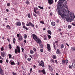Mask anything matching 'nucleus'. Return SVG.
I'll return each mask as SVG.
<instances>
[{
    "instance_id": "1",
    "label": "nucleus",
    "mask_w": 75,
    "mask_h": 75,
    "mask_svg": "<svg viewBox=\"0 0 75 75\" xmlns=\"http://www.w3.org/2000/svg\"><path fill=\"white\" fill-rule=\"evenodd\" d=\"M66 0H59L58 5L57 7L58 14L60 15L62 18H65L67 21H69L70 20L74 19L75 18V15L73 13H70L69 11H67L66 9L68 10L67 5L65 6H62L61 4L63 3ZM68 1L69 0H67Z\"/></svg>"
},
{
    "instance_id": "2",
    "label": "nucleus",
    "mask_w": 75,
    "mask_h": 75,
    "mask_svg": "<svg viewBox=\"0 0 75 75\" xmlns=\"http://www.w3.org/2000/svg\"><path fill=\"white\" fill-rule=\"evenodd\" d=\"M16 49H15V54H17V52L18 53H20V47L18 46L16 47Z\"/></svg>"
},
{
    "instance_id": "3",
    "label": "nucleus",
    "mask_w": 75,
    "mask_h": 75,
    "mask_svg": "<svg viewBox=\"0 0 75 75\" xmlns=\"http://www.w3.org/2000/svg\"><path fill=\"white\" fill-rule=\"evenodd\" d=\"M17 37H18V40L19 41H21L23 40V37L21 36H20V35L18 34H17Z\"/></svg>"
},
{
    "instance_id": "4",
    "label": "nucleus",
    "mask_w": 75,
    "mask_h": 75,
    "mask_svg": "<svg viewBox=\"0 0 75 75\" xmlns=\"http://www.w3.org/2000/svg\"><path fill=\"white\" fill-rule=\"evenodd\" d=\"M38 65L39 67H41V66H42V68H44V67H45L44 63V62L43 60H42L41 61L40 63Z\"/></svg>"
},
{
    "instance_id": "5",
    "label": "nucleus",
    "mask_w": 75,
    "mask_h": 75,
    "mask_svg": "<svg viewBox=\"0 0 75 75\" xmlns=\"http://www.w3.org/2000/svg\"><path fill=\"white\" fill-rule=\"evenodd\" d=\"M47 49L49 51H51V45L50 44H47Z\"/></svg>"
},
{
    "instance_id": "6",
    "label": "nucleus",
    "mask_w": 75,
    "mask_h": 75,
    "mask_svg": "<svg viewBox=\"0 0 75 75\" xmlns=\"http://www.w3.org/2000/svg\"><path fill=\"white\" fill-rule=\"evenodd\" d=\"M1 55L2 57H4L5 56L7 55V53L5 52H1Z\"/></svg>"
},
{
    "instance_id": "7",
    "label": "nucleus",
    "mask_w": 75,
    "mask_h": 75,
    "mask_svg": "<svg viewBox=\"0 0 75 75\" xmlns=\"http://www.w3.org/2000/svg\"><path fill=\"white\" fill-rule=\"evenodd\" d=\"M35 41H36V42L39 45L42 42L41 39H40V38H38L37 40H36Z\"/></svg>"
},
{
    "instance_id": "8",
    "label": "nucleus",
    "mask_w": 75,
    "mask_h": 75,
    "mask_svg": "<svg viewBox=\"0 0 75 75\" xmlns=\"http://www.w3.org/2000/svg\"><path fill=\"white\" fill-rule=\"evenodd\" d=\"M22 24L23 25V28H24L25 29V30H28V28H27V27H25V23L24 22H22Z\"/></svg>"
},
{
    "instance_id": "9",
    "label": "nucleus",
    "mask_w": 75,
    "mask_h": 75,
    "mask_svg": "<svg viewBox=\"0 0 75 75\" xmlns=\"http://www.w3.org/2000/svg\"><path fill=\"white\" fill-rule=\"evenodd\" d=\"M32 36L33 39H34V40L35 41L38 38V37H37V35L34 34H33L32 35Z\"/></svg>"
},
{
    "instance_id": "10",
    "label": "nucleus",
    "mask_w": 75,
    "mask_h": 75,
    "mask_svg": "<svg viewBox=\"0 0 75 75\" xmlns=\"http://www.w3.org/2000/svg\"><path fill=\"white\" fill-rule=\"evenodd\" d=\"M0 74L1 75H4V73L3 72V69H1V66L0 65Z\"/></svg>"
},
{
    "instance_id": "11",
    "label": "nucleus",
    "mask_w": 75,
    "mask_h": 75,
    "mask_svg": "<svg viewBox=\"0 0 75 75\" xmlns=\"http://www.w3.org/2000/svg\"><path fill=\"white\" fill-rule=\"evenodd\" d=\"M47 1L50 4H54V1L53 0H47Z\"/></svg>"
},
{
    "instance_id": "12",
    "label": "nucleus",
    "mask_w": 75,
    "mask_h": 75,
    "mask_svg": "<svg viewBox=\"0 0 75 75\" xmlns=\"http://www.w3.org/2000/svg\"><path fill=\"white\" fill-rule=\"evenodd\" d=\"M15 25L16 26L18 27L19 26H21V23L20 22H17L16 23Z\"/></svg>"
},
{
    "instance_id": "13",
    "label": "nucleus",
    "mask_w": 75,
    "mask_h": 75,
    "mask_svg": "<svg viewBox=\"0 0 75 75\" xmlns=\"http://www.w3.org/2000/svg\"><path fill=\"white\" fill-rule=\"evenodd\" d=\"M49 67V69L51 72H52L53 71V68H52V67L51 66L48 65Z\"/></svg>"
},
{
    "instance_id": "14",
    "label": "nucleus",
    "mask_w": 75,
    "mask_h": 75,
    "mask_svg": "<svg viewBox=\"0 0 75 75\" xmlns=\"http://www.w3.org/2000/svg\"><path fill=\"white\" fill-rule=\"evenodd\" d=\"M9 64H11V65H16V63H14V62L13 61H10L9 62Z\"/></svg>"
},
{
    "instance_id": "15",
    "label": "nucleus",
    "mask_w": 75,
    "mask_h": 75,
    "mask_svg": "<svg viewBox=\"0 0 75 75\" xmlns=\"http://www.w3.org/2000/svg\"><path fill=\"white\" fill-rule=\"evenodd\" d=\"M56 52L57 54H61V51L59 49H57Z\"/></svg>"
},
{
    "instance_id": "16",
    "label": "nucleus",
    "mask_w": 75,
    "mask_h": 75,
    "mask_svg": "<svg viewBox=\"0 0 75 75\" xmlns=\"http://www.w3.org/2000/svg\"><path fill=\"white\" fill-rule=\"evenodd\" d=\"M72 67L73 69H75V63H73L72 64Z\"/></svg>"
},
{
    "instance_id": "17",
    "label": "nucleus",
    "mask_w": 75,
    "mask_h": 75,
    "mask_svg": "<svg viewBox=\"0 0 75 75\" xmlns=\"http://www.w3.org/2000/svg\"><path fill=\"white\" fill-rule=\"evenodd\" d=\"M42 72L43 74H44V75H45V74H46V72L45 71V69H43L42 70Z\"/></svg>"
},
{
    "instance_id": "18",
    "label": "nucleus",
    "mask_w": 75,
    "mask_h": 75,
    "mask_svg": "<svg viewBox=\"0 0 75 75\" xmlns=\"http://www.w3.org/2000/svg\"><path fill=\"white\" fill-rule=\"evenodd\" d=\"M51 24L52 26H55V23L54 22H52L51 23Z\"/></svg>"
},
{
    "instance_id": "19",
    "label": "nucleus",
    "mask_w": 75,
    "mask_h": 75,
    "mask_svg": "<svg viewBox=\"0 0 75 75\" xmlns=\"http://www.w3.org/2000/svg\"><path fill=\"white\" fill-rule=\"evenodd\" d=\"M34 12L35 13V14H38V15H40V11H37H37H35Z\"/></svg>"
},
{
    "instance_id": "20",
    "label": "nucleus",
    "mask_w": 75,
    "mask_h": 75,
    "mask_svg": "<svg viewBox=\"0 0 75 75\" xmlns=\"http://www.w3.org/2000/svg\"><path fill=\"white\" fill-rule=\"evenodd\" d=\"M29 24L30 26H31L32 27H34V24L32 23L31 22H29Z\"/></svg>"
},
{
    "instance_id": "21",
    "label": "nucleus",
    "mask_w": 75,
    "mask_h": 75,
    "mask_svg": "<svg viewBox=\"0 0 75 75\" xmlns=\"http://www.w3.org/2000/svg\"><path fill=\"white\" fill-rule=\"evenodd\" d=\"M47 32L48 33V34H50V35H51L52 34V33H51V32L50 30H48L47 31Z\"/></svg>"
},
{
    "instance_id": "22",
    "label": "nucleus",
    "mask_w": 75,
    "mask_h": 75,
    "mask_svg": "<svg viewBox=\"0 0 75 75\" xmlns=\"http://www.w3.org/2000/svg\"><path fill=\"white\" fill-rule=\"evenodd\" d=\"M13 42L14 43V44H16V38H13Z\"/></svg>"
},
{
    "instance_id": "23",
    "label": "nucleus",
    "mask_w": 75,
    "mask_h": 75,
    "mask_svg": "<svg viewBox=\"0 0 75 75\" xmlns=\"http://www.w3.org/2000/svg\"><path fill=\"white\" fill-rule=\"evenodd\" d=\"M52 58L53 59H55L57 58V56L55 55H53L52 56Z\"/></svg>"
},
{
    "instance_id": "24",
    "label": "nucleus",
    "mask_w": 75,
    "mask_h": 75,
    "mask_svg": "<svg viewBox=\"0 0 75 75\" xmlns=\"http://www.w3.org/2000/svg\"><path fill=\"white\" fill-rule=\"evenodd\" d=\"M30 53L31 54H34V51L33 50H30Z\"/></svg>"
},
{
    "instance_id": "25",
    "label": "nucleus",
    "mask_w": 75,
    "mask_h": 75,
    "mask_svg": "<svg viewBox=\"0 0 75 75\" xmlns=\"http://www.w3.org/2000/svg\"><path fill=\"white\" fill-rule=\"evenodd\" d=\"M25 3L27 4V5L30 4V2H29V1L28 0H27L25 2Z\"/></svg>"
},
{
    "instance_id": "26",
    "label": "nucleus",
    "mask_w": 75,
    "mask_h": 75,
    "mask_svg": "<svg viewBox=\"0 0 75 75\" xmlns=\"http://www.w3.org/2000/svg\"><path fill=\"white\" fill-rule=\"evenodd\" d=\"M38 7L39 8H40V9H41L42 10H44V8H43V7H42V6L41 7V6H38Z\"/></svg>"
},
{
    "instance_id": "27",
    "label": "nucleus",
    "mask_w": 75,
    "mask_h": 75,
    "mask_svg": "<svg viewBox=\"0 0 75 75\" xmlns=\"http://www.w3.org/2000/svg\"><path fill=\"white\" fill-rule=\"evenodd\" d=\"M38 10V8H34V12H35V11H37L36 10Z\"/></svg>"
},
{
    "instance_id": "28",
    "label": "nucleus",
    "mask_w": 75,
    "mask_h": 75,
    "mask_svg": "<svg viewBox=\"0 0 75 75\" xmlns=\"http://www.w3.org/2000/svg\"><path fill=\"white\" fill-rule=\"evenodd\" d=\"M72 51H75V47H73L71 48Z\"/></svg>"
},
{
    "instance_id": "29",
    "label": "nucleus",
    "mask_w": 75,
    "mask_h": 75,
    "mask_svg": "<svg viewBox=\"0 0 75 75\" xmlns=\"http://www.w3.org/2000/svg\"><path fill=\"white\" fill-rule=\"evenodd\" d=\"M63 48H64V44H62L61 46V48L62 49Z\"/></svg>"
},
{
    "instance_id": "30",
    "label": "nucleus",
    "mask_w": 75,
    "mask_h": 75,
    "mask_svg": "<svg viewBox=\"0 0 75 75\" xmlns=\"http://www.w3.org/2000/svg\"><path fill=\"white\" fill-rule=\"evenodd\" d=\"M65 61L64 60H62V64L63 65H64L65 64Z\"/></svg>"
},
{
    "instance_id": "31",
    "label": "nucleus",
    "mask_w": 75,
    "mask_h": 75,
    "mask_svg": "<svg viewBox=\"0 0 75 75\" xmlns=\"http://www.w3.org/2000/svg\"><path fill=\"white\" fill-rule=\"evenodd\" d=\"M6 28H8V29H10V25H8L6 26Z\"/></svg>"
},
{
    "instance_id": "32",
    "label": "nucleus",
    "mask_w": 75,
    "mask_h": 75,
    "mask_svg": "<svg viewBox=\"0 0 75 75\" xmlns=\"http://www.w3.org/2000/svg\"><path fill=\"white\" fill-rule=\"evenodd\" d=\"M8 47L9 49H11L12 48V47H11V44H9L8 45Z\"/></svg>"
},
{
    "instance_id": "33",
    "label": "nucleus",
    "mask_w": 75,
    "mask_h": 75,
    "mask_svg": "<svg viewBox=\"0 0 75 75\" xmlns=\"http://www.w3.org/2000/svg\"><path fill=\"white\" fill-rule=\"evenodd\" d=\"M47 35L48 37V38H49V39H51V35Z\"/></svg>"
},
{
    "instance_id": "34",
    "label": "nucleus",
    "mask_w": 75,
    "mask_h": 75,
    "mask_svg": "<svg viewBox=\"0 0 75 75\" xmlns=\"http://www.w3.org/2000/svg\"><path fill=\"white\" fill-rule=\"evenodd\" d=\"M28 18H31V16H30V14L28 13Z\"/></svg>"
},
{
    "instance_id": "35",
    "label": "nucleus",
    "mask_w": 75,
    "mask_h": 75,
    "mask_svg": "<svg viewBox=\"0 0 75 75\" xmlns=\"http://www.w3.org/2000/svg\"><path fill=\"white\" fill-rule=\"evenodd\" d=\"M33 51H35V52H36V48L35 47H33Z\"/></svg>"
},
{
    "instance_id": "36",
    "label": "nucleus",
    "mask_w": 75,
    "mask_h": 75,
    "mask_svg": "<svg viewBox=\"0 0 75 75\" xmlns=\"http://www.w3.org/2000/svg\"><path fill=\"white\" fill-rule=\"evenodd\" d=\"M27 59L28 61H31V58H28Z\"/></svg>"
},
{
    "instance_id": "37",
    "label": "nucleus",
    "mask_w": 75,
    "mask_h": 75,
    "mask_svg": "<svg viewBox=\"0 0 75 75\" xmlns=\"http://www.w3.org/2000/svg\"><path fill=\"white\" fill-rule=\"evenodd\" d=\"M24 56H25V58H27V57H28V56L27 55V54H24Z\"/></svg>"
},
{
    "instance_id": "38",
    "label": "nucleus",
    "mask_w": 75,
    "mask_h": 75,
    "mask_svg": "<svg viewBox=\"0 0 75 75\" xmlns=\"http://www.w3.org/2000/svg\"><path fill=\"white\" fill-rule=\"evenodd\" d=\"M7 6L9 7L10 5V3H7Z\"/></svg>"
},
{
    "instance_id": "39",
    "label": "nucleus",
    "mask_w": 75,
    "mask_h": 75,
    "mask_svg": "<svg viewBox=\"0 0 75 75\" xmlns=\"http://www.w3.org/2000/svg\"><path fill=\"white\" fill-rule=\"evenodd\" d=\"M27 35L25 34L24 35V38L25 39H26V38H27Z\"/></svg>"
},
{
    "instance_id": "40",
    "label": "nucleus",
    "mask_w": 75,
    "mask_h": 75,
    "mask_svg": "<svg viewBox=\"0 0 75 75\" xmlns=\"http://www.w3.org/2000/svg\"><path fill=\"white\" fill-rule=\"evenodd\" d=\"M66 61V64H68V61L67 59H66L65 60Z\"/></svg>"
},
{
    "instance_id": "41",
    "label": "nucleus",
    "mask_w": 75,
    "mask_h": 75,
    "mask_svg": "<svg viewBox=\"0 0 75 75\" xmlns=\"http://www.w3.org/2000/svg\"><path fill=\"white\" fill-rule=\"evenodd\" d=\"M26 25H27V26H28V27H29V26H30V22L29 23L27 24H26Z\"/></svg>"
},
{
    "instance_id": "42",
    "label": "nucleus",
    "mask_w": 75,
    "mask_h": 75,
    "mask_svg": "<svg viewBox=\"0 0 75 75\" xmlns=\"http://www.w3.org/2000/svg\"><path fill=\"white\" fill-rule=\"evenodd\" d=\"M51 62H53V63H54V59H52L51 60Z\"/></svg>"
},
{
    "instance_id": "43",
    "label": "nucleus",
    "mask_w": 75,
    "mask_h": 75,
    "mask_svg": "<svg viewBox=\"0 0 75 75\" xmlns=\"http://www.w3.org/2000/svg\"><path fill=\"white\" fill-rule=\"evenodd\" d=\"M1 51H4V49L3 48V47H2L1 49Z\"/></svg>"
},
{
    "instance_id": "44",
    "label": "nucleus",
    "mask_w": 75,
    "mask_h": 75,
    "mask_svg": "<svg viewBox=\"0 0 75 75\" xmlns=\"http://www.w3.org/2000/svg\"><path fill=\"white\" fill-rule=\"evenodd\" d=\"M71 28V26L70 25H69L68 26V28H69V29Z\"/></svg>"
},
{
    "instance_id": "45",
    "label": "nucleus",
    "mask_w": 75,
    "mask_h": 75,
    "mask_svg": "<svg viewBox=\"0 0 75 75\" xmlns=\"http://www.w3.org/2000/svg\"><path fill=\"white\" fill-rule=\"evenodd\" d=\"M13 75H16V73H14V72H12Z\"/></svg>"
},
{
    "instance_id": "46",
    "label": "nucleus",
    "mask_w": 75,
    "mask_h": 75,
    "mask_svg": "<svg viewBox=\"0 0 75 75\" xmlns=\"http://www.w3.org/2000/svg\"><path fill=\"white\" fill-rule=\"evenodd\" d=\"M40 22V23H41L42 24H44V21H41Z\"/></svg>"
},
{
    "instance_id": "47",
    "label": "nucleus",
    "mask_w": 75,
    "mask_h": 75,
    "mask_svg": "<svg viewBox=\"0 0 75 75\" xmlns=\"http://www.w3.org/2000/svg\"><path fill=\"white\" fill-rule=\"evenodd\" d=\"M21 50H22V52H24V48H22Z\"/></svg>"
},
{
    "instance_id": "48",
    "label": "nucleus",
    "mask_w": 75,
    "mask_h": 75,
    "mask_svg": "<svg viewBox=\"0 0 75 75\" xmlns=\"http://www.w3.org/2000/svg\"><path fill=\"white\" fill-rule=\"evenodd\" d=\"M34 16H35V17H37V15L35 14H33Z\"/></svg>"
},
{
    "instance_id": "49",
    "label": "nucleus",
    "mask_w": 75,
    "mask_h": 75,
    "mask_svg": "<svg viewBox=\"0 0 75 75\" xmlns=\"http://www.w3.org/2000/svg\"><path fill=\"white\" fill-rule=\"evenodd\" d=\"M40 52H43V49H41L40 50Z\"/></svg>"
},
{
    "instance_id": "50",
    "label": "nucleus",
    "mask_w": 75,
    "mask_h": 75,
    "mask_svg": "<svg viewBox=\"0 0 75 75\" xmlns=\"http://www.w3.org/2000/svg\"><path fill=\"white\" fill-rule=\"evenodd\" d=\"M0 63L1 64H2V63H3V60H0Z\"/></svg>"
},
{
    "instance_id": "51",
    "label": "nucleus",
    "mask_w": 75,
    "mask_h": 75,
    "mask_svg": "<svg viewBox=\"0 0 75 75\" xmlns=\"http://www.w3.org/2000/svg\"><path fill=\"white\" fill-rule=\"evenodd\" d=\"M67 1H66L65 2L64 4H65V5H63V6H64V7L65 6H66V5H66V4H67Z\"/></svg>"
},
{
    "instance_id": "52",
    "label": "nucleus",
    "mask_w": 75,
    "mask_h": 75,
    "mask_svg": "<svg viewBox=\"0 0 75 75\" xmlns=\"http://www.w3.org/2000/svg\"><path fill=\"white\" fill-rule=\"evenodd\" d=\"M69 68H72V65H71V66L69 65Z\"/></svg>"
},
{
    "instance_id": "53",
    "label": "nucleus",
    "mask_w": 75,
    "mask_h": 75,
    "mask_svg": "<svg viewBox=\"0 0 75 75\" xmlns=\"http://www.w3.org/2000/svg\"><path fill=\"white\" fill-rule=\"evenodd\" d=\"M54 61L56 64H57V63H58V62L57 61V60H54Z\"/></svg>"
},
{
    "instance_id": "54",
    "label": "nucleus",
    "mask_w": 75,
    "mask_h": 75,
    "mask_svg": "<svg viewBox=\"0 0 75 75\" xmlns=\"http://www.w3.org/2000/svg\"><path fill=\"white\" fill-rule=\"evenodd\" d=\"M9 58H11V54H9Z\"/></svg>"
},
{
    "instance_id": "55",
    "label": "nucleus",
    "mask_w": 75,
    "mask_h": 75,
    "mask_svg": "<svg viewBox=\"0 0 75 75\" xmlns=\"http://www.w3.org/2000/svg\"><path fill=\"white\" fill-rule=\"evenodd\" d=\"M44 40H47V38H44Z\"/></svg>"
},
{
    "instance_id": "56",
    "label": "nucleus",
    "mask_w": 75,
    "mask_h": 75,
    "mask_svg": "<svg viewBox=\"0 0 75 75\" xmlns=\"http://www.w3.org/2000/svg\"><path fill=\"white\" fill-rule=\"evenodd\" d=\"M17 65H20V63L19 62H18V63L17 64Z\"/></svg>"
},
{
    "instance_id": "57",
    "label": "nucleus",
    "mask_w": 75,
    "mask_h": 75,
    "mask_svg": "<svg viewBox=\"0 0 75 75\" xmlns=\"http://www.w3.org/2000/svg\"><path fill=\"white\" fill-rule=\"evenodd\" d=\"M43 37H44V38H47V36L46 35H44Z\"/></svg>"
},
{
    "instance_id": "58",
    "label": "nucleus",
    "mask_w": 75,
    "mask_h": 75,
    "mask_svg": "<svg viewBox=\"0 0 75 75\" xmlns=\"http://www.w3.org/2000/svg\"><path fill=\"white\" fill-rule=\"evenodd\" d=\"M0 59H3V58H2L0 56Z\"/></svg>"
},
{
    "instance_id": "59",
    "label": "nucleus",
    "mask_w": 75,
    "mask_h": 75,
    "mask_svg": "<svg viewBox=\"0 0 75 75\" xmlns=\"http://www.w3.org/2000/svg\"><path fill=\"white\" fill-rule=\"evenodd\" d=\"M6 62L7 63H8V60L7 59H6Z\"/></svg>"
},
{
    "instance_id": "60",
    "label": "nucleus",
    "mask_w": 75,
    "mask_h": 75,
    "mask_svg": "<svg viewBox=\"0 0 75 75\" xmlns=\"http://www.w3.org/2000/svg\"><path fill=\"white\" fill-rule=\"evenodd\" d=\"M41 72H42V70L41 71L40 70H39V73H41Z\"/></svg>"
},
{
    "instance_id": "61",
    "label": "nucleus",
    "mask_w": 75,
    "mask_h": 75,
    "mask_svg": "<svg viewBox=\"0 0 75 75\" xmlns=\"http://www.w3.org/2000/svg\"><path fill=\"white\" fill-rule=\"evenodd\" d=\"M6 11H7V12H8V11H9L8 10V9H6Z\"/></svg>"
},
{
    "instance_id": "62",
    "label": "nucleus",
    "mask_w": 75,
    "mask_h": 75,
    "mask_svg": "<svg viewBox=\"0 0 75 75\" xmlns=\"http://www.w3.org/2000/svg\"><path fill=\"white\" fill-rule=\"evenodd\" d=\"M72 25H73L74 26H75V24H74V23H72L71 24Z\"/></svg>"
},
{
    "instance_id": "63",
    "label": "nucleus",
    "mask_w": 75,
    "mask_h": 75,
    "mask_svg": "<svg viewBox=\"0 0 75 75\" xmlns=\"http://www.w3.org/2000/svg\"><path fill=\"white\" fill-rule=\"evenodd\" d=\"M26 40H24L23 41V42H25V43H26Z\"/></svg>"
},
{
    "instance_id": "64",
    "label": "nucleus",
    "mask_w": 75,
    "mask_h": 75,
    "mask_svg": "<svg viewBox=\"0 0 75 75\" xmlns=\"http://www.w3.org/2000/svg\"><path fill=\"white\" fill-rule=\"evenodd\" d=\"M50 15L51 16H52V13H50Z\"/></svg>"
}]
</instances>
